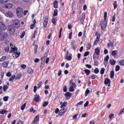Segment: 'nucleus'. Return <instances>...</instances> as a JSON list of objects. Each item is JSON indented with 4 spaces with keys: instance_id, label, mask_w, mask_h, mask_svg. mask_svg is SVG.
<instances>
[{
    "instance_id": "nucleus-1",
    "label": "nucleus",
    "mask_w": 124,
    "mask_h": 124,
    "mask_svg": "<svg viewBox=\"0 0 124 124\" xmlns=\"http://www.w3.org/2000/svg\"><path fill=\"white\" fill-rule=\"evenodd\" d=\"M21 26V23L19 19H16L13 21V27L15 29H18Z\"/></svg>"
},
{
    "instance_id": "nucleus-2",
    "label": "nucleus",
    "mask_w": 124,
    "mask_h": 124,
    "mask_svg": "<svg viewBox=\"0 0 124 124\" xmlns=\"http://www.w3.org/2000/svg\"><path fill=\"white\" fill-rule=\"evenodd\" d=\"M17 16L18 18H22L23 17V9L21 7H17L16 9Z\"/></svg>"
},
{
    "instance_id": "nucleus-3",
    "label": "nucleus",
    "mask_w": 124,
    "mask_h": 124,
    "mask_svg": "<svg viewBox=\"0 0 124 124\" xmlns=\"http://www.w3.org/2000/svg\"><path fill=\"white\" fill-rule=\"evenodd\" d=\"M8 30L9 31V32L10 34H11V35H13L14 33H15V28L13 27V25H10L8 28Z\"/></svg>"
},
{
    "instance_id": "nucleus-4",
    "label": "nucleus",
    "mask_w": 124,
    "mask_h": 124,
    "mask_svg": "<svg viewBox=\"0 0 124 124\" xmlns=\"http://www.w3.org/2000/svg\"><path fill=\"white\" fill-rule=\"evenodd\" d=\"M8 37V34L6 32H4L0 35V41H3L5 39H6Z\"/></svg>"
},
{
    "instance_id": "nucleus-5",
    "label": "nucleus",
    "mask_w": 124,
    "mask_h": 124,
    "mask_svg": "<svg viewBox=\"0 0 124 124\" xmlns=\"http://www.w3.org/2000/svg\"><path fill=\"white\" fill-rule=\"evenodd\" d=\"M67 111V108H61L60 110H59V115L61 117Z\"/></svg>"
},
{
    "instance_id": "nucleus-6",
    "label": "nucleus",
    "mask_w": 124,
    "mask_h": 124,
    "mask_svg": "<svg viewBox=\"0 0 124 124\" xmlns=\"http://www.w3.org/2000/svg\"><path fill=\"white\" fill-rule=\"evenodd\" d=\"M10 46L12 49L10 51V53H13L15 51H18V48L15 46L12 45V43L10 44Z\"/></svg>"
},
{
    "instance_id": "nucleus-7",
    "label": "nucleus",
    "mask_w": 124,
    "mask_h": 124,
    "mask_svg": "<svg viewBox=\"0 0 124 124\" xmlns=\"http://www.w3.org/2000/svg\"><path fill=\"white\" fill-rule=\"evenodd\" d=\"M5 16L7 17H9V18H13V17H14V14L12 12L9 11L5 14Z\"/></svg>"
},
{
    "instance_id": "nucleus-8",
    "label": "nucleus",
    "mask_w": 124,
    "mask_h": 124,
    "mask_svg": "<svg viewBox=\"0 0 124 124\" xmlns=\"http://www.w3.org/2000/svg\"><path fill=\"white\" fill-rule=\"evenodd\" d=\"M107 20H105L104 21H102L101 23V28L103 30V29H105V28H106V26H107Z\"/></svg>"
},
{
    "instance_id": "nucleus-9",
    "label": "nucleus",
    "mask_w": 124,
    "mask_h": 124,
    "mask_svg": "<svg viewBox=\"0 0 124 124\" xmlns=\"http://www.w3.org/2000/svg\"><path fill=\"white\" fill-rule=\"evenodd\" d=\"M71 46L72 49H73L75 51V50H76V48H77V45H76V40H73V41L72 42Z\"/></svg>"
},
{
    "instance_id": "nucleus-10",
    "label": "nucleus",
    "mask_w": 124,
    "mask_h": 124,
    "mask_svg": "<svg viewBox=\"0 0 124 124\" xmlns=\"http://www.w3.org/2000/svg\"><path fill=\"white\" fill-rule=\"evenodd\" d=\"M48 16H46L45 17V20L44 21V29H45L46 28H47V25L48 24Z\"/></svg>"
},
{
    "instance_id": "nucleus-11",
    "label": "nucleus",
    "mask_w": 124,
    "mask_h": 124,
    "mask_svg": "<svg viewBox=\"0 0 124 124\" xmlns=\"http://www.w3.org/2000/svg\"><path fill=\"white\" fill-rule=\"evenodd\" d=\"M0 29L2 31H6V26L3 22H0Z\"/></svg>"
},
{
    "instance_id": "nucleus-12",
    "label": "nucleus",
    "mask_w": 124,
    "mask_h": 124,
    "mask_svg": "<svg viewBox=\"0 0 124 124\" xmlns=\"http://www.w3.org/2000/svg\"><path fill=\"white\" fill-rule=\"evenodd\" d=\"M39 121V115H37L34 119L33 122L31 124H37Z\"/></svg>"
},
{
    "instance_id": "nucleus-13",
    "label": "nucleus",
    "mask_w": 124,
    "mask_h": 124,
    "mask_svg": "<svg viewBox=\"0 0 124 124\" xmlns=\"http://www.w3.org/2000/svg\"><path fill=\"white\" fill-rule=\"evenodd\" d=\"M13 5L11 3H7L4 5V8H7V9H10L12 8Z\"/></svg>"
},
{
    "instance_id": "nucleus-14",
    "label": "nucleus",
    "mask_w": 124,
    "mask_h": 124,
    "mask_svg": "<svg viewBox=\"0 0 124 124\" xmlns=\"http://www.w3.org/2000/svg\"><path fill=\"white\" fill-rule=\"evenodd\" d=\"M81 17H82L80 19V22L81 24H83L85 21V18H86V15H85V13L82 14Z\"/></svg>"
},
{
    "instance_id": "nucleus-15",
    "label": "nucleus",
    "mask_w": 124,
    "mask_h": 124,
    "mask_svg": "<svg viewBox=\"0 0 124 124\" xmlns=\"http://www.w3.org/2000/svg\"><path fill=\"white\" fill-rule=\"evenodd\" d=\"M100 39V35H98L96 37V40L93 43V46H95L98 43V42L99 41V39Z\"/></svg>"
},
{
    "instance_id": "nucleus-16",
    "label": "nucleus",
    "mask_w": 124,
    "mask_h": 124,
    "mask_svg": "<svg viewBox=\"0 0 124 124\" xmlns=\"http://www.w3.org/2000/svg\"><path fill=\"white\" fill-rule=\"evenodd\" d=\"M20 55H21V53L18 52H15L13 54V58H14V57H15L16 56V59H17V58H19L20 57Z\"/></svg>"
},
{
    "instance_id": "nucleus-17",
    "label": "nucleus",
    "mask_w": 124,
    "mask_h": 124,
    "mask_svg": "<svg viewBox=\"0 0 124 124\" xmlns=\"http://www.w3.org/2000/svg\"><path fill=\"white\" fill-rule=\"evenodd\" d=\"M34 101H36V102H38L39 100H40V97L39 96V95L36 94L35 95V98L34 99Z\"/></svg>"
},
{
    "instance_id": "nucleus-18",
    "label": "nucleus",
    "mask_w": 124,
    "mask_h": 124,
    "mask_svg": "<svg viewBox=\"0 0 124 124\" xmlns=\"http://www.w3.org/2000/svg\"><path fill=\"white\" fill-rule=\"evenodd\" d=\"M70 85L72 88H76V84L73 82V80L72 79L70 81Z\"/></svg>"
},
{
    "instance_id": "nucleus-19",
    "label": "nucleus",
    "mask_w": 124,
    "mask_h": 124,
    "mask_svg": "<svg viewBox=\"0 0 124 124\" xmlns=\"http://www.w3.org/2000/svg\"><path fill=\"white\" fill-rule=\"evenodd\" d=\"M47 57H48V53H46L44 54V57H43L41 60V61H42V62H45V60L46 59V58H47Z\"/></svg>"
},
{
    "instance_id": "nucleus-20",
    "label": "nucleus",
    "mask_w": 124,
    "mask_h": 124,
    "mask_svg": "<svg viewBox=\"0 0 124 124\" xmlns=\"http://www.w3.org/2000/svg\"><path fill=\"white\" fill-rule=\"evenodd\" d=\"M8 63H9V62L8 61L4 62L2 63V65L3 67L6 68L7 66H8Z\"/></svg>"
},
{
    "instance_id": "nucleus-21",
    "label": "nucleus",
    "mask_w": 124,
    "mask_h": 124,
    "mask_svg": "<svg viewBox=\"0 0 124 124\" xmlns=\"http://www.w3.org/2000/svg\"><path fill=\"white\" fill-rule=\"evenodd\" d=\"M58 4H59V1L58 0H55L53 3L54 8H58Z\"/></svg>"
},
{
    "instance_id": "nucleus-22",
    "label": "nucleus",
    "mask_w": 124,
    "mask_h": 124,
    "mask_svg": "<svg viewBox=\"0 0 124 124\" xmlns=\"http://www.w3.org/2000/svg\"><path fill=\"white\" fill-rule=\"evenodd\" d=\"M65 60L67 61H71L72 60V55H70V56H67L65 58Z\"/></svg>"
},
{
    "instance_id": "nucleus-23",
    "label": "nucleus",
    "mask_w": 124,
    "mask_h": 124,
    "mask_svg": "<svg viewBox=\"0 0 124 124\" xmlns=\"http://www.w3.org/2000/svg\"><path fill=\"white\" fill-rule=\"evenodd\" d=\"M109 63L112 65H114L116 63V61L114 59H111L109 60Z\"/></svg>"
},
{
    "instance_id": "nucleus-24",
    "label": "nucleus",
    "mask_w": 124,
    "mask_h": 124,
    "mask_svg": "<svg viewBox=\"0 0 124 124\" xmlns=\"http://www.w3.org/2000/svg\"><path fill=\"white\" fill-rule=\"evenodd\" d=\"M14 79H16V75H13L11 78L9 79V81L10 82H13Z\"/></svg>"
},
{
    "instance_id": "nucleus-25",
    "label": "nucleus",
    "mask_w": 124,
    "mask_h": 124,
    "mask_svg": "<svg viewBox=\"0 0 124 124\" xmlns=\"http://www.w3.org/2000/svg\"><path fill=\"white\" fill-rule=\"evenodd\" d=\"M28 72L29 74H33V70L31 69V68H29L28 70Z\"/></svg>"
},
{
    "instance_id": "nucleus-26",
    "label": "nucleus",
    "mask_w": 124,
    "mask_h": 124,
    "mask_svg": "<svg viewBox=\"0 0 124 124\" xmlns=\"http://www.w3.org/2000/svg\"><path fill=\"white\" fill-rule=\"evenodd\" d=\"M109 83H111V80H110V79H109L108 78H106L105 80V84L108 85V84H109Z\"/></svg>"
},
{
    "instance_id": "nucleus-27",
    "label": "nucleus",
    "mask_w": 124,
    "mask_h": 124,
    "mask_svg": "<svg viewBox=\"0 0 124 124\" xmlns=\"http://www.w3.org/2000/svg\"><path fill=\"white\" fill-rule=\"evenodd\" d=\"M21 78H22V74L21 73L17 75V76L16 77L15 80H17V79H20Z\"/></svg>"
},
{
    "instance_id": "nucleus-28",
    "label": "nucleus",
    "mask_w": 124,
    "mask_h": 124,
    "mask_svg": "<svg viewBox=\"0 0 124 124\" xmlns=\"http://www.w3.org/2000/svg\"><path fill=\"white\" fill-rule=\"evenodd\" d=\"M95 53L96 55H99V54H100V50L99 49V48H96L95 49Z\"/></svg>"
},
{
    "instance_id": "nucleus-29",
    "label": "nucleus",
    "mask_w": 124,
    "mask_h": 124,
    "mask_svg": "<svg viewBox=\"0 0 124 124\" xmlns=\"http://www.w3.org/2000/svg\"><path fill=\"white\" fill-rule=\"evenodd\" d=\"M84 72L87 74V76H89L91 73V70L88 69H85L84 70Z\"/></svg>"
},
{
    "instance_id": "nucleus-30",
    "label": "nucleus",
    "mask_w": 124,
    "mask_h": 124,
    "mask_svg": "<svg viewBox=\"0 0 124 124\" xmlns=\"http://www.w3.org/2000/svg\"><path fill=\"white\" fill-rule=\"evenodd\" d=\"M67 105V103L66 102H64L63 103V104L61 105V108L63 109V108H64L65 106H66Z\"/></svg>"
},
{
    "instance_id": "nucleus-31",
    "label": "nucleus",
    "mask_w": 124,
    "mask_h": 124,
    "mask_svg": "<svg viewBox=\"0 0 124 124\" xmlns=\"http://www.w3.org/2000/svg\"><path fill=\"white\" fill-rule=\"evenodd\" d=\"M58 16V10L55 9L54 10L53 16L55 17V16Z\"/></svg>"
},
{
    "instance_id": "nucleus-32",
    "label": "nucleus",
    "mask_w": 124,
    "mask_h": 124,
    "mask_svg": "<svg viewBox=\"0 0 124 124\" xmlns=\"http://www.w3.org/2000/svg\"><path fill=\"white\" fill-rule=\"evenodd\" d=\"M118 54V50H114L112 52V56H115Z\"/></svg>"
},
{
    "instance_id": "nucleus-33",
    "label": "nucleus",
    "mask_w": 124,
    "mask_h": 124,
    "mask_svg": "<svg viewBox=\"0 0 124 124\" xmlns=\"http://www.w3.org/2000/svg\"><path fill=\"white\" fill-rule=\"evenodd\" d=\"M3 90L4 92H6L8 90V86L7 85H4L3 87Z\"/></svg>"
},
{
    "instance_id": "nucleus-34",
    "label": "nucleus",
    "mask_w": 124,
    "mask_h": 124,
    "mask_svg": "<svg viewBox=\"0 0 124 124\" xmlns=\"http://www.w3.org/2000/svg\"><path fill=\"white\" fill-rule=\"evenodd\" d=\"M121 28L120 24L119 23V22H117L116 24V28L118 30V29H120Z\"/></svg>"
},
{
    "instance_id": "nucleus-35",
    "label": "nucleus",
    "mask_w": 124,
    "mask_h": 124,
    "mask_svg": "<svg viewBox=\"0 0 124 124\" xmlns=\"http://www.w3.org/2000/svg\"><path fill=\"white\" fill-rule=\"evenodd\" d=\"M42 85V81L39 82L37 85V89H40V88H41Z\"/></svg>"
},
{
    "instance_id": "nucleus-36",
    "label": "nucleus",
    "mask_w": 124,
    "mask_h": 124,
    "mask_svg": "<svg viewBox=\"0 0 124 124\" xmlns=\"http://www.w3.org/2000/svg\"><path fill=\"white\" fill-rule=\"evenodd\" d=\"M96 78H97V76L93 74L91 76V79H92V80H94V79H95Z\"/></svg>"
},
{
    "instance_id": "nucleus-37",
    "label": "nucleus",
    "mask_w": 124,
    "mask_h": 124,
    "mask_svg": "<svg viewBox=\"0 0 124 124\" xmlns=\"http://www.w3.org/2000/svg\"><path fill=\"white\" fill-rule=\"evenodd\" d=\"M113 6H114V9H116V8H117V7H118V5L117 4V1H115L114 2Z\"/></svg>"
},
{
    "instance_id": "nucleus-38",
    "label": "nucleus",
    "mask_w": 124,
    "mask_h": 124,
    "mask_svg": "<svg viewBox=\"0 0 124 124\" xmlns=\"http://www.w3.org/2000/svg\"><path fill=\"white\" fill-rule=\"evenodd\" d=\"M8 1V0H0V3H6Z\"/></svg>"
},
{
    "instance_id": "nucleus-39",
    "label": "nucleus",
    "mask_w": 124,
    "mask_h": 124,
    "mask_svg": "<svg viewBox=\"0 0 124 124\" xmlns=\"http://www.w3.org/2000/svg\"><path fill=\"white\" fill-rule=\"evenodd\" d=\"M78 116L79 117H80V116L79 115V114H77L75 115H74L73 117V120H77Z\"/></svg>"
},
{
    "instance_id": "nucleus-40",
    "label": "nucleus",
    "mask_w": 124,
    "mask_h": 124,
    "mask_svg": "<svg viewBox=\"0 0 124 124\" xmlns=\"http://www.w3.org/2000/svg\"><path fill=\"white\" fill-rule=\"evenodd\" d=\"M6 113V110L5 109H2L0 111V113L2 114V115H4Z\"/></svg>"
},
{
    "instance_id": "nucleus-41",
    "label": "nucleus",
    "mask_w": 124,
    "mask_h": 124,
    "mask_svg": "<svg viewBox=\"0 0 124 124\" xmlns=\"http://www.w3.org/2000/svg\"><path fill=\"white\" fill-rule=\"evenodd\" d=\"M104 72H105V69L104 68H102L100 71V74L102 75L104 74Z\"/></svg>"
},
{
    "instance_id": "nucleus-42",
    "label": "nucleus",
    "mask_w": 124,
    "mask_h": 124,
    "mask_svg": "<svg viewBox=\"0 0 124 124\" xmlns=\"http://www.w3.org/2000/svg\"><path fill=\"white\" fill-rule=\"evenodd\" d=\"M62 29L61 28L60 29V32H59V38H61V37H62Z\"/></svg>"
},
{
    "instance_id": "nucleus-43",
    "label": "nucleus",
    "mask_w": 124,
    "mask_h": 124,
    "mask_svg": "<svg viewBox=\"0 0 124 124\" xmlns=\"http://www.w3.org/2000/svg\"><path fill=\"white\" fill-rule=\"evenodd\" d=\"M114 71H111L110 72V78H114Z\"/></svg>"
},
{
    "instance_id": "nucleus-44",
    "label": "nucleus",
    "mask_w": 124,
    "mask_h": 124,
    "mask_svg": "<svg viewBox=\"0 0 124 124\" xmlns=\"http://www.w3.org/2000/svg\"><path fill=\"white\" fill-rule=\"evenodd\" d=\"M48 104H49V103L47 101H46L43 105V107H46Z\"/></svg>"
},
{
    "instance_id": "nucleus-45",
    "label": "nucleus",
    "mask_w": 124,
    "mask_h": 124,
    "mask_svg": "<svg viewBox=\"0 0 124 124\" xmlns=\"http://www.w3.org/2000/svg\"><path fill=\"white\" fill-rule=\"evenodd\" d=\"M94 72L95 74H97L99 72V70H98V68H96L94 70Z\"/></svg>"
},
{
    "instance_id": "nucleus-46",
    "label": "nucleus",
    "mask_w": 124,
    "mask_h": 124,
    "mask_svg": "<svg viewBox=\"0 0 124 124\" xmlns=\"http://www.w3.org/2000/svg\"><path fill=\"white\" fill-rule=\"evenodd\" d=\"M6 59V56H3L2 58L0 59V62H3Z\"/></svg>"
},
{
    "instance_id": "nucleus-47",
    "label": "nucleus",
    "mask_w": 124,
    "mask_h": 124,
    "mask_svg": "<svg viewBox=\"0 0 124 124\" xmlns=\"http://www.w3.org/2000/svg\"><path fill=\"white\" fill-rule=\"evenodd\" d=\"M75 88H74V87H69V92H74V91H75L74 89Z\"/></svg>"
},
{
    "instance_id": "nucleus-48",
    "label": "nucleus",
    "mask_w": 124,
    "mask_h": 124,
    "mask_svg": "<svg viewBox=\"0 0 124 124\" xmlns=\"http://www.w3.org/2000/svg\"><path fill=\"white\" fill-rule=\"evenodd\" d=\"M120 68H121V67H120L119 65H117L115 68V71H119V70H120Z\"/></svg>"
},
{
    "instance_id": "nucleus-49",
    "label": "nucleus",
    "mask_w": 124,
    "mask_h": 124,
    "mask_svg": "<svg viewBox=\"0 0 124 124\" xmlns=\"http://www.w3.org/2000/svg\"><path fill=\"white\" fill-rule=\"evenodd\" d=\"M89 55H90V52L89 51H86L84 54V57H87V56H89Z\"/></svg>"
},
{
    "instance_id": "nucleus-50",
    "label": "nucleus",
    "mask_w": 124,
    "mask_h": 124,
    "mask_svg": "<svg viewBox=\"0 0 124 124\" xmlns=\"http://www.w3.org/2000/svg\"><path fill=\"white\" fill-rule=\"evenodd\" d=\"M25 108H26V104H24L21 108V110H24Z\"/></svg>"
},
{
    "instance_id": "nucleus-51",
    "label": "nucleus",
    "mask_w": 124,
    "mask_h": 124,
    "mask_svg": "<svg viewBox=\"0 0 124 124\" xmlns=\"http://www.w3.org/2000/svg\"><path fill=\"white\" fill-rule=\"evenodd\" d=\"M83 103H84V101H81L80 102H79L77 104V106H79V105H82Z\"/></svg>"
},
{
    "instance_id": "nucleus-52",
    "label": "nucleus",
    "mask_w": 124,
    "mask_h": 124,
    "mask_svg": "<svg viewBox=\"0 0 124 124\" xmlns=\"http://www.w3.org/2000/svg\"><path fill=\"white\" fill-rule=\"evenodd\" d=\"M4 50L7 53H8V52H9V46L5 47Z\"/></svg>"
},
{
    "instance_id": "nucleus-53",
    "label": "nucleus",
    "mask_w": 124,
    "mask_h": 124,
    "mask_svg": "<svg viewBox=\"0 0 124 124\" xmlns=\"http://www.w3.org/2000/svg\"><path fill=\"white\" fill-rule=\"evenodd\" d=\"M105 61L106 62H108L109 61V56L107 55L105 58Z\"/></svg>"
},
{
    "instance_id": "nucleus-54",
    "label": "nucleus",
    "mask_w": 124,
    "mask_h": 124,
    "mask_svg": "<svg viewBox=\"0 0 124 124\" xmlns=\"http://www.w3.org/2000/svg\"><path fill=\"white\" fill-rule=\"evenodd\" d=\"M104 20H107V12L104 13Z\"/></svg>"
},
{
    "instance_id": "nucleus-55",
    "label": "nucleus",
    "mask_w": 124,
    "mask_h": 124,
    "mask_svg": "<svg viewBox=\"0 0 124 124\" xmlns=\"http://www.w3.org/2000/svg\"><path fill=\"white\" fill-rule=\"evenodd\" d=\"M86 47H87V49H90V48H91L92 46H91L90 44L88 43L86 45Z\"/></svg>"
},
{
    "instance_id": "nucleus-56",
    "label": "nucleus",
    "mask_w": 124,
    "mask_h": 124,
    "mask_svg": "<svg viewBox=\"0 0 124 124\" xmlns=\"http://www.w3.org/2000/svg\"><path fill=\"white\" fill-rule=\"evenodd\" d=\"M113 117H114V114L111 113L109 115V118L110 120H112V119H113Z\"/></svg>"
},
{
    "instance_id": "nucleus-57",
    "label": "nucleus",
    "mask_w": 124,
    "mask_h": 124,
    "mask_svg": "<svg viewBox=\"0 0 124 124\" xmlns=\"http://www.w3.org/2000/svg\"><path fill=\"white\" fill-rule=\"evenodd\" d=\"M52 23H53V25H56V19L53 18L51 20Z\"/></svg>"
},
{
    "instance_id": "nucleus-58",
    "label": "nucleus",
    "mask_w": 124,
    "mask_h": 124,
    "mask_svg": "<svg viewBox=\"0 0 124 124\" xmlns=\"http://www.w3.org/2000/svg\"><path fill=\"white\" fill-rule=\"evenodd\" d=\"M94 65H98V62L97 61H94Z\"/></svg>"
},
{
    "instance_id": "nucleus-59",
    "label": "nucleus",
    "mask_w": 124,
    "mask_h": 124,
    "mask_svg": "<svg viewBox=\"0 0 124 124\" xmlns=\"http://www.w3.org/2000/svg\"><path fill=\"white\" fill-rule=\"evenodd\" d=\"M21 68H22V69H25L26 68V67H27V66L25 64H22L21 65Z\"/></svg>"
},
{
    "instance_id": "nucleus-60",
    "label": "nucleus",
    "mask_w": 124,
    "mask_h": 124,
    "mask_svg": "<svg viewBox=\"0 0 124 124\" xmlns=\"http://www.w3.org/2000/svg\"><path fill=\"white\" fill-rule=\"evenodd\" d=\"M71 94V93H70V92H67L65 93L66 96H70Z\"/></svg>"
},
{
    "instance_id": "nucleus-61",
    "label": "nucleus",
    "mask_w": 124,
    "mask_h": 124,
    "mask_svg": "<svg viewBox=\"0 0 124 124\" xmlns=\"http://www.w3.org/2000/svg\"><path fill=\"white\" fill-rule=\"evenodd\" d=\"M69 38L70 39H71V38H72V32H71L69 33Z\"/></svg>"
},
{
    "instance_id": "nucleus-62",
    "label": "nucleus",
    "mask_w": 124,
    "mask_h": 124,
    "mask_svg": "<svg viewBox=\"0 0 124 124\" xmlns=\"http://www.w3.org/2000/svg\"><path fill=\"white\" fill-rule=\"evenodd\" d=\"M4 101H7L8 100V96H5L3 98Z\"/></svg>"
},
{
    "instance_id": "nucleus-63",
    "label": "nucleus",
    "mask_w": 124,
    "mask_h": 124,
    "mask_svg": "<svg viewBox=\"0 0 124 124\" xmlns=\"http://www.w3.org/2000/svg\"><path fill=\"white\" fill-rule=\"evenodd\" d=\"M121 65H124V60L120 62Z\"/></svg>"
},
{
    "instance_id": "nucleus-64",
    "label": "nucleus",
    "mask_w": 124,
    "mask_h": 124,
    "mask_svg": "<svg viewBox=\"0 0 124 124\" xmlns=\"http://www.w3.org/2000/svg\"><path fill=\"white\" fill-rule=\"evenodd\" d=\"M35 27V24H32L31 26V29L32 30L34 27Z\"/></svg>"
}]
</instances>
